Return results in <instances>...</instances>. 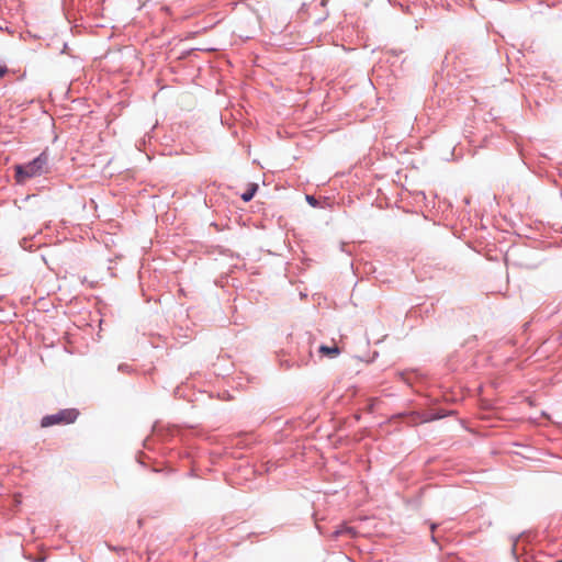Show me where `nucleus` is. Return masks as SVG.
Returning <instances> with one entry per match:
<instances>
[{"label":"nucleus","mask_w":562,"mask_h":562,"mask_svg":"<svg viewBox=\"0 0 562 562\" xmlns=\"http://www.w3.org/2000/svg\"><path fill=\"white\" fill-rule=\"evenodd\" d=\"M312 356L313 353H277V359L280 368L289 370L294 367L307 366Z\"/></svg>","instance_id":"nucleus-3"},{"label":"nucleus","mask_w":562,"mask_h":562,"mask_svg":"<svg viewBox=\"0 0 562 562\" xmlns=\"http://www.w3.org/2000/svg\"><path fill=\"white\" fill-rule=\"evenodd\" d=\"M400 375H401L402 380H403L405 383H407V384H409V385L412 384V380H411V378L408 376V374H407V373H405V372H401V373H400Z\"/></svg>","instance_id":"nucleus-10"},{"label":"nucleus","mask_w":562,"mask_h":562,"mask_svg":"<svg viewBox=\"0 0 562 562\" xmlns=\"http://www.w3.org/2000/svg\"><path fill=\"white\" fill-rule=\"evenodd\" d=\"M378 356H379V353L374 352V353H363L362 356H357L356 358L366 363H371L375 360V358Z\"/></svg>","instance_id":"nucleus-7"},{"label":"nucleus","mask_w":562,"mask_h":562,"mask_svg":"<svg viewBox=\"0 0 562 562\" xmlns=\"http://www.w3.org/2000/svg\"><path fill=\"white\" fill-rule=\"evenodd\" d=\"M306 201L308 202V204H311L312 206H316L318 203H317V200L313 196V195H306Z\"/></svg>","instance_id":"nucleus-9"},{"label":"nucleus","mask_w":562,"mask_h":562,"mask_svg":"<svg viewBox=\"0 0 562 562\" xmlns=\"http://www.w3.org/2000/svg\"><path fill=\"white\" fill-rule=\"evenodd\" d=\"M357 536V531L353 527L347 526L345 524L338 526L330 535L331 539H338L340 537L355 538Z\"/></svg>","instance_id":"nucleus-5"},{"label":"nucleus","mask_w":562,"mask_h":562,"mask_svg":"<svg viewBox=\"0 0 562 562\" xmlns=\"http://www.w3.org/2000/svg\"><path fill=\"white\" fill-rule=\"evenodd\" d=\"M110 549L113 551H120V550L124 551L125 550V548H123V547H110Z\"/></svg>","instance_id":"nucleus-15"},{"label":"nucleus","mask_w":562,"mask_h":562,"mask_svg":"<svg viewBox=\"0 0 562 562\" xmlns=\"http://www.w3.org/2000/svg\"><path fill=\"white\" fill-rule=\"evenodd\" d=\"M257 189H258V186H257V184H251V186H250V188H249L246 192H244V193L241 194V199H243L245 202L250 201V200L254 198V195H255V193H256Z\"/></svg>","instance_id":"nucleus-6"},{"label":"nucleus","mask_w":562,"mask_h":562,"mask_svg":"<svg viewBox=\"0 0 562 562\" xmlns=\"http://www.w3.org/2000/svg\"><path fill=\"white\" fill-rule=\"evenodd\" d=\"M338 355H339V353H331V352H328V353H319V357L322 358V357L326 356V357H329V358H335V357H336V356H338Z\"/></svg>","instance_id":"nucleus-13"},{"label":"nucleus","mask_w":562,"mask_h":562,"mask_svg":"<svg viewBox=\"0 0 562 562\" xmlns=\"http://www.w3.org/2000/svg\"><path fill=\"white\" fill-rule=\"evenodd\" d=\"M8 74V68L4 65H0V79Z\"/></svg>","instance_id":"nucleus-12"},{"label":"nucleus","mask_w":562,"mask_h":562,"mask_svg":"<svg viewBox=\"0 0 562 562\" xmlns=\"http://www.w3.org/2000/svg\"><path fill=\"white\" fill-rule=\"evenodd\" d=\"M518 539H519V536L513 538V541H514V543H513V551L516 550V544H517Z\"/></svg>","instance_id":"nucleus-14"},{"label":"nucleus","mask_w":562,"mask_h":562,"mask_svg":"<svg viewBox=\"0 0 562 562\" xmlns=\"http://www.w3.org/2000/svg\"><path fill=\"white\" fill-rule=\"evenodd\" d=\"M436 528H437V525L436 524H431L430 529H431L432 532L435 531Z\"/></svg>","instance_id":"nucleus-16"},{"label":"nucleus","mask_w":562,"mask_h":562,"mask_svg":"<svg viewBox=\"0 0 562 562\" xmlns=\"http://www.w3.org/2000/svg\"><path fill=\"white\" fill-rule=\"evenodd\" d=\"M47 171V157L42 154L29 164L15 166V180L18 183H24L29 179L42 176Z\"/></svg>","instance_id":"nucleus-1"},{"label":"nucleus","mask_w":562,"mask_h":562,"mask_svg":"<svg viewBox=\"0 0 562 562\" xmlns=\"http://www.w3.org/2000/svg\"><path fill=\"white\" fill-rule=\"evenodd\" d=\"M431 540H432L434 542H437V539H436V537L434 536V533L431 535Z\"/></svg>","instance_id":"nucleus-17"},{"label":"nucleus","mask_w":562,"mask_h":562,"mask_svg":"<svg viewBox=\"0 0 562 562\" xmlns=\"http://www.w3.org/2000/svg\"><path fill=\"white\" fill-rule=\"evenodd\" d=\"M117 370L121 372H130L131 367L128 364L122 363L117 367Z\"/></svg>","instance_id":"nucleus-11"},{"label":"nucleus","mask_w":562,"mask_h":562,"mask_svg":"<svg viewBox=\"0 0 562 562\" xmlns=\"http://www.w3.org/2000/svg\"><path fill=\"white\" fill-rule=\"evenodd\" d=\"M411 415L420 423H429L446 417L448 413L442 408H430L423 412H413Z\"/></svg>","instance_id":"nucleus-4"},{"label":"nucleus","mask_w":562,"mask_h":562,"mask_svg":"<svg viewBox=\"0 0 562 562\" xmlns=\"http://www.w3.org/2000/svg\"><path fill=\"white\" fill-rule=\"evenodd\" d=\"M318 351H339L337 347L321 346Z\"/></svg>","instance_id":"nucleus-8"},{"label":"nucleus","mask_w":562,"mask_h":562,"mask_svg":"<svg viewBox=\"0 0 562 562\" xmlns=\"http://www.w3.org/2000/svg\"><path fill=\"white\" fill-rule=\"evenodd\" d=\"M79 411L77 408H64L55 414L45 415L41 419V427L47 428L54 425H69L77 420Z\"/></svg>","instance_id":"nucleus-2"}]
</instances>
